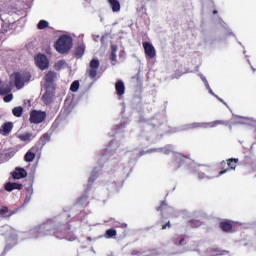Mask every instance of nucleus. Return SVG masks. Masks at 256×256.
I'll return each instance as SVG.
<instances>
[{
	"label": "nucleus",
	"mask_w": 256,
	"mask_h": 256,
	"mask_svg": "<svg viewBox=\"0 0 256 256\" xmlns=\"http://www.w3.org/2000/svg\"><path fill=\"white\" fill-rule=\"evenodd\" d=\"M110 61H117V54L114 52H111L110 54Z\"/></svg>",
	"instance_id": "obj_36"
},
{
	"label": "nucleus",
	"mask_w": 256,
	"mask_h": 256,
	"mask_svg": "<svg viewBox=\"0 0 256 256\" xmlns=\"http://www.w3.org/2000/svg\"><path fill=\"white\" fill-rule=\"evenodd\" d=\"M216 13H217V10H214V11H213V14L216 15Z\"/></svg>",
	"instance_id": "obj_42"
},
{
	"label": "nucleus",
	"mask_w": 256,
	"mask_h": 256,
	"mask_svg": "<svg viewBox=\"0 0 256 256\" xmlns=\"http://www.w3.org/2000/svg\"><path fill=\"white\" fill-rule=\"evenodd\" d=\"M219 125H229V122L223 120H215L212 122H193L188 125V129H213Z\"/></svg>",
	"instance_id": "obj_3"
},
{
	"label": "nucleus",
	"mask_w": 256,
	"mask_h": 256,
	"mask_svg": "<svg viewBox=\"0 0 256 256\" xmlns=\"http://www.w3.org/2000/svg\"><path fill=\"white\" fill-rule=\"evenodd\" d=\"M12 177L13 179H25V177H27V170L17 167L12 173Z\"/></svg>",
	"instance_id": "obj_14"
},
{
	"label": "nucleus",
	"mask_w": 256,
	"mask_h": 256,
	"mask_svg": "<svg viewBox=\"0 0 256 256\" xmlns=\"http://www.w3.org/2000/svg\"><path fill=\"white\" fill-rule=\"evenodd\" d=\"M65 64V61L61 60L57 63V65H64Z\"/></svg>",
	"instance_id": "obj_40"
},
{
	"label": "nucleus",
	"mask_w": 256,
	"mask_h": 256,
	"mask_svg": "<svg viewBox=\"0 0 256 256\" xmlns=\"http://www.w3.org/2000/svg\"><path fill=\"white\" fill-rule=\"evenodd\" d=\"M83 55H85V45L81 44L78 47H76L74 51V56L76 57V59H81Z\"/></svg>",
	"instance_id": "obj_20"
},
{
	"label": "nucleus",
	"mask_w": 256,
	"mask_h": 256,
	"mask_svg": "<svg viewBox=\"0 0 256 256\" xmlns=\"http://www.w3.org/2000/svg\"><path fill=\"white\" fill-rule=\"evenodd\" d=\"M169 208V206L167 205V202L166 201H162L160 206L157 208V211H165Z\"/></svg>",
	"instance_id": "obj_32"
},
{
	"label": "nucleus",
	"mask_w": 256,
	"mask_h": 256,
	"mask_svg": "<svg viewBox=\"0 0 256 256\" xmlns=\"http://www.w3.org/2000/svg\"><path fill=\"white\" fill-rule=\"evenodd\" d=\"M252 162H253V159H251L250 156H245L243 161L244 165H247V163H252Z\"/></svg>",
	"instance_id": "obj_35"
},
{
	"label": "nucleus",
	"mask_w": 256,
	"mask_h": 256,
	"mask_svg": "<svg viewBox=\"0 0 256 256\" xmlns=\"http://www.w3.org/2000/svg\"><path fill=\"white\" fill-rule=\"evenodd\" d=\"M115 89H116V93L119 97L125 95V83H123L122 80H118L115 83Z\"/></svg>",
	"instance_id": "obj_17"
},
{
	"label": "nucleus",
	"mask_w": 256,
	"mask_h": 256,
	"mask_svg": "<svg viewBox=\"0 0 256 256\" xmlns=\"http://www.w3.org/2000/svg\"><path fill=\"white\" fill-rule=\"evenodd\" d=\"M47 27H49V22H47V20H40L38 25H37V29H47Z\"/></svg>",
	"instance_id": "obj_27"
},
{
	"label": "nucleus",
	"mask_w": 256,
	"mask_h": 256,
	"mask_svg": "<svg viewBox=\"0 0 256 256\" xmlns=\"http://www.w3.org/2000/svg\"><path fill=\"white\" fill-rule=\"evenodd\" d=\"M171 229V222L168 221L166 224H162V229L165 230V229Z\"/></svg>",
	"instance_id": "obj_37"
},
{
	"label": "nucleus",
	"mask_w": 256,
	"mask_h": 256,
	"mask_svg": "<svg viewBox=\"0 0 256 256\" xmlns=\"http://www.w3.org/2000/svg\"><path fill=\"white\" fill-rule=\"evenodd\" d=\"M53 97H55V87L46 88L42 96V101L45 105H51V103H53Z\"/></svg>",
	"instance_id": "obj_9"
},
{
	"label": "nucleus",
	"mask_w": 256,
	"mask_h": 256,
	"mask_svg": "<svg viewBox=\"0 0 256 256\" xmlns=\"http://www.w3.org/2000/svg\"><path fill=\"white\" fill-rule=\"evenodd\" d=\"M164 153H165L166 155H168L169 150H164Z\"/></svg>",
	"instance_id": "obj_41"
},
{
	"label": "nucleus",
	"mask_w": 256,
	"mask_h": 256,
	"mask_svg": "<svg viewBox=\"0 0 256 256\" xmlns=\"http://www.w3.org/2000/svg\"><path fill=\"white\" fill-rule=\"evenodd\" d=\"M57 80V72L55 71H48L44 77V87L45 89H49V87H55L53 86V83Z\"/></svg>",
	"instance_id": "obj_8"
},
{
	"label": "nucleus",
	"mask_w": 256,
	"mask_h": 256,
	"mask_svg": "<svg viewBox=\"0 0 256 256\" xmlns=\"http://www.w3.org/2000/svg\"><path fill=\"white\" fill-rule=\"evenodd\" d=\"M209 178L208 176H206L204 173H198V179H206Z\"/></svg>",
	"instance_id": "obj_38"
},
{
	"label": "nucleus",
	"mask_w": 256,
	"mask_h": 256,
	"mask_svg": "<svg viewBox=\"0 0 256 256\" xmlns=\"http://www.w3.org/2000/svg\"><path fill=\"white\" fill-rule=\"evenodd\" d=\"M70 91H72V93H77V91H79V81L75 80L74 82H72L70 86Z\"/></svg>",
	"instance_id": "obj_28"
},
{
	"label": "nucleus",
	"mask_w": 256,
	"mask_h": 256,
	"mask_svg": "<svg viewBox=\"0 0 256 256\" xmlns=\"http://www.w3.org/2000/svg\"><path fill=\"white\" fill-rule=\"evenodd\" d=\"M6 213H9V208H7V206H2L0 209V215H6Z\"/></svg>",
	"instance_id": "obj_34"
},
{
	"label": "nucleus",
	"mask_w": 256,
	"mask_h": 256,
	"mask_svg": "<svg viewBox=\"0 0 256 256\" xmlns=\"http://www.w3.org/2000/svg\"><path fill=\"white\" fill-rule=\"evenodd\" d=\"M54 48L60 55H65L73 49V38L69 35H61L54 44Z\"/></svg>",
	"instance_id": "obj_1"
},
{
	"label": "nucleus",
	"mask_w": 256,
	"mask_h": 256,
	"mask_svg": "<svg viewBox=\"0 0 256 256\" xmlns=\"http://www.w3.org/2000/svg\"><path fill=\"white\" fill-rule=\"evenodd\" d=\"M204 171H208V168H205Z\"/></svg>",
	"instance_id": "obj_44"
},
{
	"label": "nucleus",
	"mask_w": 256,
	"mask_h": 256,
	"mask_svg": "<svg viewBox=\"0 0 256 256\" xmlns=\"http://www.w3.org/2000/svg\"><path fill=\"white\" fill-rule=\"evenodd\" d=\"M136 79L139 80V75L136 76Z\"/></svg>",
	"instance_id": "obj_43"
},
{
	"label": "nucleus",
	"mask_w": 256,
	"mask_h": 256,
	"mask_svg": "<svg viewBox=\"0 0 256 256\" xmlns=\"http://www.w3.org/2000/svg\"><path fill=\"white\" fill-rule=\"evenodd\" d=\"M186 159H189L187 156L178 154L174 156L173 163L176 165L177 168L185 165Z\"/></svg>",
	"instance_id": "obj_16"
},
{
	"label": "nucleus",
	"mask_w": 256,
	"mask_h": 256,
	"mask_svg": "<svg viewBox=\"0 0 256 256\" xmlns=\"http://www.w3.org/2000/svg\"><path fill=\"white\" fill-rule=\"evenodd\" d=\"M218 169H220V171L218 172L219 177H221V175H225V173H229L227 162L225 160L219 163Z\"/></svg>",
	"instance_id": "obj_19"
},
{
	"label": "nucleus",
	"mask_w": 256,
	"mask_h": 256,
	"mask_svg": "<svg viewBox=\"0 0 256 256\" xmlns=\"http://www.w3.org/2000/svg\"><path fill=\"white\" fill-rule=\"evenodd\" d=\"M99 65H100V62L97 59H92L90 61L89 67L86 70V73L88 77H90V79H95V77H97V73L99 71Z\"/></svg>",
	"instance_id": "obj_6"
},
{
	"label": "nucleus",
	"mask_w": 256,
	"mask_h": 256,
	"mask_svg": "<svg viewBox=\"0 0 256 256\" xmlns=\"http://www.w3.org/2000/svg\"><path fill=\"white\" fill-rule=\"evenodd\" d=\"M188 223L190 227H194V228L201 227L202 225L201 221L199 220H190Z\"/></svg>",
	"instance_id": "obj_31"
},
{
	"label": "nucleus",
	"mask_w": 256,
	"mask_h": 256,
	"mask_svg": "<svg viewBox=\"0 0 256 256\" xmlns=\"http://www.w3.org/2000/svg\"><path fill=\"white\" fill-rule=\"evenodd\" d=\"M55 235L58 237V239H67V241H75V239H77L75 235H72L71 237L59 236L58 231L55 232Z\"/></svg>",
	"instance_id": "obj_30"
},
{
	"label": "nucleus",
	"mask_w": 256,
	"mask_h": 256,
	"mask_svg": "<svg viewBox=\"0 0 256 256\" xmlns=\"http://www.w3.org/2000/svg\"><path fill=\"white\" fill-rule=\"evenodd\" d=\"M237 163H239V158H229L226 160L229 171H235L237 169Z\"/></svg>",
	"instance_id": "obj_18"
},
{
	"label": "nucleus",
	"mask_w": 256,
	"mask_h": 256,
	"mask_svg": "<svg viewBox=\"0 0 256 256\" xmlns=\"http://www.w3.org/2000/svg\"><path fill=\"white\" fill-rule=\"evenodd\" d=\"M11 77H14V85L16 89H23L25 84L31 81V73L27 71L15 72L11 75Z\"/></svg>",
	"instance_id": "obj_2"
},
{
	"label": "nucleus",
	"mask_w": 256,
	"mask_h": 256,
	"mask_svg": "<svg viewBox=\"0 0 256 256\" xmlns=\"http://www.w3.org/2000/svg\"><path fill=\"white\" fill-rule=\"evenodd\" d=\"M116 236H117V230L115 229H108L104 234L105 239H113V237H116Z\"/></svg>",
	"instance_id": "obj_25"
},
{
	"label": "nucleus",
	"mask_w": 256,
	"mask_h": 256,
	"mask_svg": "<svg viewBox=\"0 0 256 256\" xmlns=\"http://www.w3.org/2000/svg\"><path fill=\"white\" fill-rule=\"evenodd\" d=\"M111 50H112L111 53H117V45H112Z\"/></svg>",
	"instance_id": "obj_39"
},
{
	"label": "nucleus",
	"mask_w": 256,
	"mask_h": 256,
	"mask_svg": "<svg viewBox=\"0 0 256 256\" xmlns=\"http://www.w3.org/2000/svg\"><path fill=\"white\" fill-rule=\"evenodd\" d=\"M109 4L112 7V11L114 13H117L119 11H121V4L119 3V1L117 0H108Z\"/></svg>",
	"instance_id": "obj_21"
},
{
	"label": "nucleus",
	"mask_w": 256,
	"mask_h": 256,
	"mask_svg": "<svg viewBox=\"0 0 256 256\" xmlns=\"http://www.w3.org/2000/svg\"><path fill=\"white\" fill-rule=\"evenodd\" d=\"M49 141H51V135L49 133H44L39 139V142L41 143L42 146L47 145Z\"/></svg>",
	"instance_id": "obj_24"
},
{
	"label": "nucleus",
	"mask_w": 256,
	"mask_h": 256,
	"mask_svg": "<svg viewBox=\"0 0 256 256\" xmlns=\"http://www.w3.org/2000/svg\"><path fill=\"white\" fill-rule=\"evenodd\" d=\"M4 189L8 192L15 191V189L17 191H21V189H23V184H19L17 182H8L5 184Z\"/></svg>",
	"instance_id": "obj_12"
},
{
	"label": "nucleus",
	"mask_w": 256,
	"mask_h": 256,
	"mask_svg": "<svg viewBox=\"0 0 256 256\" xmlns=\"http://www.w3.org/2000/svg\"><path fill=\"white\" fill-rule=\"evenodd\" d=\"M13 131V122H6L0 127V135L7 137Z\"/></svg>",
	"instance_id": "obj_11"
},
{
	"label": "nucleus",
	"mask_w": 256,
	"mask_h": 256,
	"mask_svg": "<svg viewBox=\"0 0 256 256\" xmlns=\"http://www.w3.org/2000/svg\"><path fill=\"white\" fill-rule=\"evenodd\" d=\"M18 139H20V141H31V139H35V136L31 132H25L24 134H20Z\"/></svg>",
	"instance_id": "obj_22"
},
{
	"label": "nucleus",
	"mask_w": 256,
	"mask_h": 256,
	"mask_svg": "<svg viewBox=\"0 0 256 256\" xmlns=\"http://www.w3.org/2000/svg\"><path fill=\"white\" fill-rule=\"evenodd\" d=\"M37 153H39V146H33L24 156V161L26 163H33L35 161V157H37Z\"/></svg>",
	"instance_id": "obj_10"
},
{
	"label": "nucleus",
	"mask_w": 256,
	"mask_h": 256,
	"mask_svg": "<svg viewBox=\"0 0 256 256\" xmlns=\"http://www.w3.org/2000/svg\"><path fill=\"white\" fill-rule=\"evenodd\" d=\"M36 67L40 69L41 71H45V69H49V59H47V56L45 54H38L34 58Z\"/></svg>",
	"instance_id": "obj_5"
},
{
	"label": "nucleus",
	"mask_w": 256,
	"mask_h": 256,
	"mask_svg": "<svg viewBox=\"0 0 256 256\" xmlns=\"http://www.w3.org/2000/svg\"><path fill=\"white\" fill-rule=\"evenodd\" d=\"M7 93H11V87L7 84H1L0 79V95H7Z\"/></svg>",
	"instance_id": "obj_23"
},
{
	"label": "nucleus",
	"mask_w": 256,
	"mask_h": 256,
	"mask_svg": "<svg viewBox=\"0 0 256 256\" xmlns=\"http://www.w3.org/2000/svg\"><path fill=\"white\" fill-rule=\"evenodd\" d=\"M47 119V112L32 110L30 113L29 121L30 123H34L35 125H39V123H43Z\"/></svg>",
	"instance_id": "obj_4"
},
{
	"label": "nucleus",
	"mask_w": 256,
	"mask_h": 256,
	"mask_svg": "<svg viewBox=\"0 0 256 256\" xmlns=\"http://www.w3.org/2000/svg\"><path fill=\"white\" fill-rule=\"evenodd\" d=\"M12 114L14 117H22L23 116V107L18 106L12 109Z\"/></svg>",
	"instance_id": "obj_26"
},
{
	"label": "nucleus",
	"mask_w": 256,
	"mask_h": 256,
	"mask_svg": "<svg viewBox=\"0 0 256 256\" xmlns=\"http://www.w3.org/2000/svg\"><path fill=\"white\" fill-rule=\"evenodd\" d=\"M220 229L224 231V233H231L233 231V222L231 220H224L219 223Z\"/></svg>",
	"instance_id": "obj_13"
},
{
	"label": "nucleus",
	"mask_w": 256,
	"mask_h": 256,
	"mask_svg": "<svg viewBox=\"0 0 256 256\" xmlns=\"http://www.w3.org/2000/svg\"><path fill=\"white\" fill-rule=\"evenodd\" d=\"M142 46L144 48L145 56L148 57V59H155V57H157V51L155 50V46H153V44L150 42H143Z\"/></svg>",
	"instance_id": "obj_7"
},
{
	"label": "nucleus",
	"mask_w": 256,
	"mask_h": 256,
	"mask_svg": "<svg viewBox=\"0 0 256 256\" xmlns=\"http://www.w3.org/2000/svg\"><path fill=\"white\" fill-rule=\"evenodd\" d=\"M185 243V236L181 235L177 238H174V244H176L178 247L183 245Z\"/></svg>",
	"instance_id": "obj_29"
},
{
	"label": "nucleus",
	"mask_w": 256,
	"mask_h": 256,
	"mask_svg": "<svg viewBox=\"0 0 256 256\" xmlns=\"http://www.w3.org/2000/svg\"><path fill=\"white\" fill-rule=\"evenodd\" d=\"M11 101H13V94L7 93V95L4 96V102L5 103H11Z\"/></svg>",
	"instance_id": "obj_33"
},
{
	"label": "nucleus",
	"mask_w": 256,
	"mask_h": 256,
	"mask_svg": "<svg viewBox=\"0 0 256 256\" xmlns=\"http://www.w3.org/2000/svg\"><path fill=\"white\" fill-rule=\"evenodd\" d=\"M208 256H223V255H229V251L227 250H221L219 248H210L207 250Z\"/></svg>",
	"instance_id": "obj_15"
}]
</instances>
